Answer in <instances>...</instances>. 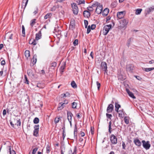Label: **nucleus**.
Returning <instances> with one entry per match:
<instances>
[{
	"label": "nucleus",
	"mask_w": 154,
	"mask_h": 154,
	"mask_svg": "<svg viewBox=\"0 0 154 154\" xmlns=\"http://www.w3.org/2000/svg\"><path fill=\"white\" fill-rule=\"evenodd\" d=\"M129 22L128 20L123 19L119 21V24L118 26L119 29H125L127 27V25Z\"/></svg>",
	"instance_id": "1"
},
{
	"label": "nucleus",
	"mask_w": 154,
	"mask_h": 154,
	"mask_svg": "<svg viewBox=\"0 0 154 154\" xmlns=\"http://www.w3.org/2000/svg\"><path fill=\"white\" fill-rule=\"evenodd\" d=\"M95 10H103V5L100 3L96 2L93 4L91 6L88 7L87 8V10H89V8H92L93 10L94 9V7H96Z\"/></svg>",
	"instance_id": "2"
},
{
	"label": "nucleus",
	"mask_w": 154,
	"mask_h": 154,
	"mask_svg": "<svg viewBox=\"0 0 154 154\" xmlns=\"http://www.w3.org/2000/svg\"><path fill=\"white\" fill-rule=\"evenodd\" d=\"M112 25L111 24L107 25H105L103 27V35H106L109 30L111 28Z\"/></svg>",
	"instance_id": "3"
},
{
	"label": "nucleus",
	"mask_w": 154,
	"mask_h": 154,
	"mask_svg": "<svg viewBox=\"0 0 154 154\" xmlns=\"http://www.w3.org/2000/svg\"><path fill=\"white\" fill-rule=\"evenodd\" d=\"M143 146L144 148L146 150L149 149L151 146L150 142L149 141H146L144 140H143L142 141Z\"/></svg>",
	"instance_id": "4"
},
{
	"label": "nucleus",
	"mask_w": 154,
	"mask_h": 154,
	"mask_svg": "<svg viewBox=\"0 0 154 154\" xmlns=\"http://www.w3.org/2000/svg\"><path fill=\"white\" fill-rule=\"evenodd\" d=\"M110 140L111 143L112 144H116L117 142V138L114 134L111 135L110 137Z\"/></svg>",
	"instance_id": "5"
},
{
	"label": "nucleus",
	"mask_w": 154,
	"mask_h": 154,
	"mask_svg": "<svg viewBox=\"0 0 154 154\" xmlns=\"http://www.w3.org/2000/svg\"><path fill=\"white\" fill-rule=\"evenodd\" d=\"M75 21L74 19H71L70 23L69 28L73 30L75 27Z\"/></svg>",
	"instance_id": "6"
},
{
	"label": "nucleus",
	"mask_w": 154,
	"mask_h": 154,
	"mask_svg": "<svg viewBox=\"0 0 154 154\" xmlns=\"http://www.w3.org/2000/svg\"><path fill=\"white\" fill-rule=\"evenodd\" d=\"M64 101L66 102V103H59L57 108L58 110H60L62 109L65 106V105L68 103V101L67 100H64Z\"/></svg>",
	"instance_id": "7"
},
{
	"label": "nucleus",
	"mask_w": 154,
	"mask_h": 154,
	"mask_svg": "<svg viewBox=\"0 0 154 154\" xmlns=\"http://www.w3.org/2000/svg\"><path fill=\"white\" fill-rule=\"evenodd\" d=\"M113 109V105L112 104H109L107 107L106 111L108 113H111Z\"/></svg>",
	"instance_id": "8"
},
{
	"label": "nucleus",
	"mask_w": 154,
	"mask_h": 154,
	"mask_svg": "<svg viewBox=\"0 0 154 154\" xmlns=\"http://www.w3.org/2000/svg\"><path fill=\"white\" fill-rule=\"evenodd\" d=\"M133 142L135 145L138 147H140L141 145V142L137 138L134 139Z\"/></svg>",
	"instance_id": "9"
},
{
	"label": "nucleus",
	"mask_w": 154,
	"mask_h": 154,
	"mask_svg": "<svg viewBox=\"0 0 154 154\" xmlns=\"http://www.w3.org/2000/svg\"><path fill=\"white\" fill-rule=\"evenodd\" d=\"M125 12V11L118 12L117 14V17L119 19L122 18L124 16Z\"/></svg>",
	"instance_id": "10"
},
{
	"label": "nucleus",
	"mask_w": 154,
	"mask_h": 154,
	"mask_svg": "<svg viewBox=\"0 0 154 154\" xmlns=\"http://www.w3.org/2000/svg\"><path fill=\"white\" fill-rule=\"evenodd\" d=\"M92 10H85L83 12V14L85 17L88 18L90 15V11Z\"/></svg>",
	"instance_id": "11"
},
{
	"label": "nucleus",
	"mask_w": 154,
	"mask_h": 154,
	"mask_svg": "<svg viewBox=\"0 0 154 154\" xmlns=\"http://www.w3.org/2000/svg\"><path fill=\"white\" fill-rule=\"evenodd\" d=\"M101 66L104 71H105L106 72L107 67L106 63L104 62H102L101 63Z\"/></svg>",
	"instance_id": "12"
},
{
	"label": "nucleus",
	"mask_w": 154,
	"mask_h": 154,
	"mask_svg": "<svg viewBox=\"0 0 154 154\" xmlns=\"http://www.w3.org/2000/svg\"><path fill=\"white\" fill-rule=\"evenodd\" d=\"M67 119L68 121H72V117L73 116L72 114L70 111L67 112Z\"/></svg>",
	"instance_id": "13"
},
{
	"label": "nucleus",
	"mask_w": 154,
	"mask_h": 154,
	"mask_svg": "<svg viewBox=\"0 0 154 154\" xmlns=\"http://www.w3.org/2000/svg\"><path fill=\"white\" fill-rule=\"evenodd\" d=\"M28 0H23L22 2L21 8L24 9L27 5Z\"/></svg>",
	"instance_id": "14"
},
{
	"label": "nucleus",
	"mask_w": 154,
	"mask_h": 154,
	"mask_svg": "<svg viewBox=\"0 0 154 154\" xmlns=\"http://www.w3.org/2000/svg\"><path fill=\"white\" fill-rule=\"evenodd\" d=\"M126 90L129 96L133 99L136 98V97L134 96L133 94L128 89L126 88Z\"/></svg>",
	"instance_id": "15"
},
{
	"label": "nucleus",
	"mask_w": 154,
	"mask_h": 154,
	"mask_svg": "<svg viewBox=\"0 0 154 154\" xmlns=\"http://www.w3.org/2000/svg\"><path fill=\"white\" fill-rule=\"evenodd\" d=\"M7 149L9 151L8 152L9 154H16L15 151L13 150H11V146H8L7 147Z\"/></svg>",
	"instance_id": "16"
},
{
	"label": "nucleus",
	"mask_w": 154,
	"mask_h": 154,
	"mask_svg": "<svg viewBox=\"0 0 154 154\" xmlns=\"http://www.w3.org/2000/svg\"><path fill=\"white\" fill-rule=\"evenodd\" d=\"M41 31H39L36 34L35 40H38L41 38Z\"/></svg>",
	"instance_id": "17"
},
{
	"label": "nucleus",
	"mask_w": 154,
	"mask_h": 154,
	"mask_svg": "<svg viewBox=\"0 0 154 154\" xmlns=\"http://www.w3.org/2000/svg\"><path fill=\"white\" fill-rule=\"evenodd\" d=\"M27 74L29 76L31 77L34 76V74L31 69H29L27 70Z\"/></svg>",
	"instance_id": "18"
},
{
	"label": "nucleus",
	"mask_w": 154,
	"mask_h": 154,
	"mask_svg": "<svg viewBox=\"0 0 154 154\" xmlns=\"http://www.w3.org/2000/svg\"><path fill=\"white\" fill-rule=\"evenodd\" d=\"M121 107V105L119 104L118 103L116 102L115 103V111L118 112L119 108Z\"/></svg>",
	"instance_id": "19"
},
{
	"label": "nucleus",
	"mask_w": 154,
	"mask_h": 154,
	"mask_svg": "<svg viewBox=\"0 0 154 154\" xmlns=\"http://www.w3.org/2000/svg\"><path fill=\"white\" fill-rule=\"evenodd\" d=\"M133 70V66L131 64L128 65L127 66V70L130 72H132Z\"/></svg>",
	"instance_id": "20"
},
{
	"label": "nucleus",
	"mask_w": 154,
	"mask_h": 154,
	"mask_svg": "<svg viewBox=\"0 0 154 154\" xmlns=\"http://www.w3.org/2000/svg\"><path fill=\"white\" fill-rule=\"evenodd\" d=\"M71 6L73 9L75 10H78V8L77 6V5L75 3H73L71 4Z\"/></svg>",
	"instance_id": "21"
},
{
	"label": "nucleus",
	"mask_w": 154,
	"mask_h": 154,
	"mask_svg": "<svg viewBox=\"0 0 154 154\" xmlns=\"http://www.w3.org/2000/svg\"><path fill=\"white\" fill-rule=\"evenodd\" d=\"M109 12V10H103L102 14L103 16H106L107 15Z\"/></svg>",
	"instance_id": "22"
},
{
	"label": "nucleus",
	"mask_w": 154,
	"mask_h": 154,
	"mask_svg": "<svg viewBox=\"0 0 154 154\" xmlns=\"http://www.w3.org/2000/svg\"><path fill=\"white\" fill-rule=\"evenodd\" d=\"M25 55L26 58H28L30 56V52L29 51L26 50L24 53Z\"/></svg>",
	"instance_id": "23"
},
{
	"label": "nucleus",
	"mask_w": 154,
	"mask_h": 154,
	"mask_svg": "<svg viewBox=\"0 0 154 154\" xmlns=\"http://www.w3.org/2000/svg\"><path fill=\"white\" fill-rule=\"evenodd\" d=\"M52 14L51 13H48L44 17V18L45 19L50 18L52 16Z\"/></svg>",
	"instance_id": "24"
},
{
	"label": "nucleus",
	"mask_w": 154,
	"mask_h": 154,
	"mask_svg": "<svg viewBox=\"0 0 154 154\" xmlns=\"http://www.w3.org/2000/svg\"><path fill=\"white\" fill-rule=\"evenodd\" d=\"M143 70H144L146 72H149V71L152 70L154 69V68H143Z\"/></svg>",
	"instance_id": "25"
},
{
	"label": "nucleus",
	"mask_w": 154,
	"mask_h": 154,
	"mask_svg": "<svg viewBox=\"0 0 154 154\" xmlns=\"http://www.w3.org/2000/svg\"><path fill=\"white\" fill-rule=\"evenodd\" d=\"M36 19H33L31 21L30 25L31 27H33L34 25L36 23Z\"/></svg>",
	"instance_id": "26"
},
{
	"label": "nucleus",
	"mask_w": 154,
	"mask_h": 154,
	"mask_svg": "<svg viewBox=\"0 0 154 154\" xmlns=\"http://www.w3.org/2000/svg\"><path fill=\"white\" fill-rule=\"evenodd\" d=\"M71 85L72 87L74 88H75L77 87L76 84L74 81H72V82Z\"/></svg>",
	"instance_id": "27"
},
{
	"label": "nucleus",
	"mask_w": 154,
	"mask_h": 154,
	"mask_svg": "<svg viewBox=\"0 0 154 154\" xmlns=\"http://www.w3.org/2000/svg\"><path fill=\"white\" fill-rule=\"evenodd\" d=\"M78 5L81 4H84L85 1V0H78L76 1Z\"/></svg>",
	"instance_id": "28"
},
{
	"label": "nucleus",
	"mask_w": 154,
	"mask_h": 154,
	"mask_svg": "<svg viewBox=\"0 0 154 154\" xmlns=\"http://www.w3.org/2000/svg\"><path fill=\"white\" fill-rule=\"evenodd\" d=\"M123 109L119 110V111L118 116L119 117H122L123 113Z\"/></svg>",
	"instance_id": "29"
},
{
	"label": "nucleus",
	"mask_w": 154,
	"mask_h": 154,
	"mask_svg": "<svg viewBox=\"0 0 154 154\" xmlns=\"http://www.w3.org/2000/svg\"><path fill=\"white\" fill-rule=\"evenodd\" d=\"M31 40L29 42V44L35 45L37 44V42L35 40L33 39L32 40V43H31Z\"/></svg>",
	"instance_id": "30"
},
{
	"label": "nucleus",
	"mask_w": 154,
	"mask_h": 154,
	"mask_svg": "<svg viewBox=\"0 0 154 154\" xmlns=\"http://www.w3.org/2000/svg\"><path fill=\"white\" fill-rule=\"evenodd\" d=\"M22 33L23 34V36H25V29L24 26L23 25H22Z\"/></svg>",
	"instance_id": "31"
},
{
	"label": "nucleus",
	"mask_w": 154,
	"mask_h": 154,
	"mask_svg": "<svg viewBox=\"0 0 154 154\" xmlns=\"http://www.w3.org/2000/svg\"><path fill=\"white\" fill-rule=\"evenodd\" d=\"M21 125V122L20 119H18L17 120L16 123H15V125H17V126H20Z\"/></svg>",
	"instance_id": "32"
},
{
	"label": "nucleus",
	"mask_w": 154,
	"mask_h": 154,
	"mask_svg": "<svg viewBox=\"0 0 154 154\" xmlns=\"http://www.w3.org/2000/svg\"><path fill=\"white\" fill-rule=\"evenodd\" d=\"M65 63H64L63 65L61 66L60 68V71L61 72H64L63 70L65 68Z\"/></svg>",
	"instance_id": "33"
},
{
	"label": "nucleus",
	"mask_w": 154,
	"mask_h": 154,
	"mask_svg": "<svg viewBox=\"0 0 154 154\" xmlns=\"http://www.w3.org/2000/svg\"><path fill=\"white\" fill-rule=\"evenodd\" d=\"M124 120L125 123L128 124L129 123V121L128 117L125 116L124 118Z\"/></svg>",
	"instance_id": "34"
},
{
	"label": "nucleus",
	"mask_w": 154,
	"mask_h": 154,
	"mask_svg": "<svg viewBox=\"0 0 154 154\" xmlns=\"http://www.w3.org/2000/svg\"><path fill=\"white\" fill-rule=\"evenodd\" d=\"M39 119L38 118H35L33 120V122L35 124H37L39 122Z\"/></svg>",
	"instance_id": "35"
},
{
	"label": "nucleus",
	"mask_w": 154,
	"mask_h": 154,
	"mask_svg": "<svg viewBox=\"0 0 154 154\" xmlns=\"http://www.w3.org/2000/svg\"><path fill=\"white\" fill-rule=\"evenodd\" d=\"M6 35H8L9 36L8 37V38L11 39H12V36L13 35V34H10V33L8 32L6 34Z\"/></svg>",
	"instance_id": "36"
},
{
	"label": "nucleus",
	"mask_w": 154,
	"mask_h": 154,
	"mask_svg": "<svg viewBox=\"0 0 154 154\" xmlns=\"http://www.w3.org/2000/svg\"><path fill=\"white\" fill-rule=\"evenodd\" d=\"M72 108L73 109L76 108L77 106V103L75 102H73L72 103Z\"/></svg>",
	"instance_id": "37"
},
{
	"label": "nucleus",
	"mask_w": 154,
	"mask_h": 154,
	"mask_svg": "<svg viewBox=\"0 0 154 154\" xmlns=\"http://www.w3.org/2000/svg\"><path fill=\"white\" fill-rule=\"evenodd\" d=\"M38 130L35 131V130H34L33 131V135L35 136H37L38 134Z\"/></svg>",
	"instance_id": "38"
},
{
	"label": "nucleus",
	"mask_w": 154,
	"mask_h": 154,
	"mask_svg": "<svg viewBox=\"0 0 154 154\" xmlns=\"http://www.w3.org/2000/svg\"><path fill=\"white\" fill-rule=\"evenodd\" d=\"M106 115L107 118L111 120V118L112 117V116L111 114H109L107 113H106Z\"/></svg>",
	"instance_id": "39"
},
{
	"label": "nucleus",
	"mask_w": 154,
	"mask_h": 154,
	"mask_svg": "<svg viewBox=\"0 0 154 154\" xmlns=\"http://www.w3.org/2000/svg\"><path fill=\"white\" fill-rule=\"evenodd\" d=\"M24 78L25 79V83H26L27 84H29V81H28V79L27 77V76L26 75H25L24 76Z\"/></svg>",
	"instance_id": "40"
},
{
	"label": "nucleus",
	"mask_w": 154,
	"mask_h": 154,
	"mask_svg": "<svg viewBox=\"0 0 154 154\" xmlns=\"http://www.w3.org/2000/svg\"><path fill=\"white\" fill-rule=\"evenodd\" d=\"M76 147L75 146L74 149V151L73 152H72V150H71L69 152L70 153H74V154H76Z\"/></svg>",
	"instance_id": "41"
},
{
	"label": "nucleus",
	"mask_w": 154,
	"mask_h": 154,
	"mask_svg": "<svg viewBox=\"0 0 154 154\" xmlns=\"http://www.w3.org/2000/svg\"><path fill=\"white\" fill-rule=\"evenodd\" d=\"M35 55H34V56L33 57V61H32V63L33 64H35L37 61V59L36 58H35V57H36V56L35 57Z\"/></svg>",
	"instance_id": "42"
},
{
	"label": "nucleus",
	"mask_w": 154,
	"mask_h": 154,
	"mask_svg": "<svg viewBox=\"0 0 154 154\" xmlns=\"http://www.w3.org/2000/svg\"><path fill=\"white\" fill-rule=\"evenodd\" d=\"M38 149V148H37V147H36V148H35L34 149L32 150V154H35L36 152L37 151Z\"/></svg>",
	"instance_id": "43"
},
{
	"label": "nucleus",
	"mask_w": 154,
	"mask_h": 154,
	"mask_svg": "<svg viewBox=\"0 0 154 154\" xmlns=\"http://www.w3.org/2000/svg\"><path fill=\"white\" fill-rule=\"evenodd\" d=\"M60 117L55 118L54 119V121L55 123H57L58 122H59V121L60 120Z\"/></svg>",
	"instance_id": "44"
},
{
	"label": "nucleus",
	"mask_w": 154,
	"mask_h": 154,
	"mask_svg": "<svg viewBox=\"0 0 154 154\" xmlns=\"http://www.w3.org/2000/svg\"><path fill=\"white\" fill-rule=\"evenodd\" d=\"M78 44V39H75L74 41L73 44L74 46L77 45Z\"/></svg>",
	"instance_id": "45"
},
{
	"label": "nucleus",
	"mask_w": 154,
	"mask_h": 154,
	"mask_svg": "<svg viewBox=\"0 0 154 154\" xmlns=\"http://www.w3.org/2000/svg\"><path fill=\"white\" fill-rule=\"evenodd\" d=\"M84 24L85 28H86L87 27V26L88 24V21L87 20H84Z\"/></svg>",
	"instance_id": "46"
},
{
	"label": "nucleus",
	"mask_w": 154,
	"mask_h": 154,
	"mask_svg": "<svg viewBox=\"0 0 154 154\" xmlns=\"http://www.w3.org/2000/svg\"><path fill=\"white\" fill-rule=\"evenodd\" d=\"M34 130H35V131L38 130L39 128V125H35L34 126Z\"/></svg>",
	"instance_id": "47"
},
{
	"label": "nucleus",
	"mask_w": 154,
	"mask_h": 154,
	"mask_svg": "<svg viewBox=\"0 0 154 154\" xmlns=\"http://www.w3.org/2000/svg\"><path fill=\"white\" fill-rule=\"evenodd\" d=\"M91 27L90 26H88V28H87V34H88L91 31Z\"/></svg>",
	"instance_id": "48"
},
{
	"label": "nucleus",
	"mask_w": 154,
	"mask_h": 154,
	"mask_svg": "<svg viewBox=\"0 0 154 154\" xmlns=\"http://www.w3.org/2000/svg\"><path fill=\"white\" fill-rule=\"evenodd\" d=\"M96 84L97 87V89L98 90H99L101 85L100 84L98 81L96 82Z\"/></svg>",
	"instance_id": "49"
},
{
	"label": "nucleus",
	"mask_w": 154,
	"mask_h": 154,
	"mask_svg": "<svg viewBox=\"0 0 154 154\" xmlns=\"http://www.w3.org/2000/svg\"><path fill=\"white\" fill-rule=\"evenodd\" d=\"M56 65H57L56 63L55 62H54L52 63L51 64V67H54L56 66Z\"/></svg>",
	"instance_id": "50"
},
{
	"label": "nucleus",
	"mask_w": 154,
	"mask_h": 154,
	"mask_svg": "<svg viewBox=\"0 0 154 154\" xmlns=\"http://www.w3.org/2000/svg\"><path fill=\"white\" fill-rule=\"evenodd\" d=\"M46 151L48 153L50 152V146L49 145H47L46 147Z\"/></svg>",
	"instance_id": "51"
},
{
	"label": "nucleus",
	"mask_w": 154,
	"mask_h": 154,
	"mask_svg": "<svg viewBox=\"0 0 154 154\" xmlns=\"http://www.w3.org/2000/svg\"><path fill=\"white\" fill-rule=\"evenodd\" d=\"M73 13L75 15L77 14L78 12V10H72Z\"/></svg>",
	"instance_id": "52"
},
{
	"label": "nucleus",
	"mask_w": 154,
	"mask_h": 154,
	"mask_svg": "<svg viewBox=\"0 0 154 154\" xmlns=\"http://www.w3.org/2000/svg\"><path fill=\"white\" fill-rule=\"evenodd\" d=\"M122 148L123 149H125L126 145L125 144L124 142H122Z\"/></svg>",
	"instance_id": "53"
},
{
	"label": "nucleus",
	"mask_w": 154,
	"mask_h": 154,
	"mask_svg": "<svg viewBox=\"0 0 154 154\" xmlns=\"http://www.w3.org/2000/svg\"><path fill=\"white\" fill-rule=\"evenodd\" d=\"M142 10H136L135 14L137 15L140 14Z\"/></svg>",
	"instance_id": "54"
},
{
	"label": "nucleus",
	"mask_w": 154,
	"mask_h": 154,
	"mask_svg": "<svg viewBox=\"0 0 154 154\" xmlns=\"http://www.w3.org/2000/svg\"><path fill=\"white\" fill-rule=\"evenodd\" d=\"M103 10H95L96 12L98 14H101Z\"/></svg>",
	"instance_id": "55"
},
{
	"label": "nucleus",
	"mask_w": 154,
	"mask_h": 154,
	"mask_svg": "<svg viewBox=\"0 0 154 154\" xmlns=\"http://www.w3.org/2000/svg\"><path fill=\"white\" fill-rule=\"evenodd\" d=\"M96 27V25L94 24H92L91 26V28L92 29H94Z\"/></svg>",
	"instance_id": "56"
},
{
	"label": "nucleus",
	"mask_w": 154,
	"mask_h": 154,
	"mask_svg": "<svg viewBox=\"0 0 154 154\" xmlns=\"http://www.w3.org/2000/svg\"><path fill=\"white\" fill-rule=\"evenodd\" d=\"M74 138H75L76 139H77V132H74Z\"/></svg>",
	"instance_id": "57"
},
{
	"label": "nucleus",
	"mask_w": 154,
	"mask_h": 154,
	"mask_svg": "<svg viewBox=\"0 0 154 154\" xmlns=\"http://www.w3.org/2000/svg\"><path fill=\"white\" fill-rule=\"evenodd\" d=\"M41 84L40 83H38L37 85V87L39 88H42L43 87L41 86Z\"/></svg>",
	"instance_id": "58"
},
{
	"label": "nucleus",
	"mask_w": 154,
	"mask_h": 154,
	"mask_svg": "<svg viewBox=\"0 0 154 154\" xmlns=\"http://www.w3.org/2000/svg\"><path fill=\"white\" fill-rule=\"evenodd\" d=\"M150 11L151 10H146L145 12V13L146 14V15L149 14Z\"/></svg>",
	"instance_id": "59"
},
{
	"label": "nucleus",
	"mask_w": 154,
	"mask_h": 154,
	"mask_svg": "<svg viewBox=\"0 0 154 154\" xmlns=\"http://www.w3.org/2000/svg\"><path fill=\"white\" fill-rule=\"evenodd\" d=\"M110 18H111V17H109V16L108 17L106 18V23H108V20H110Z\"/></svg>",
	"instance_id": "60"
},
{
	"label": "nucleus",
	"mask_w": 154,
	"mask_h": 154,
	"mask_svg": "<svg viewBox=\"0 0 154 154\" xmlns=\"http://www.w3.org/2000/svg\"><path fill=\"white\" fill-rule=\"evenodd\" d=\"M5 64V60L2 61L1 62V64L2 65H4Z\"/></svg>",
	"instance_id": "61"
},
{
	"label": "nucleus",
	"mask_w": 154,
	"mask_h": 154,
	"mask_svg": "<svg viewBox=\"0 0 154 154\" xmlns=\"http://www.w3.org/2000/svg\"><path fill=\"white\" fill-rule=\"evenodd\" d=\"M65 136H66V134L65 133L64 130L63 131V140H64V139L65 137Z\"/></svg>",
	"instance_id": "62"
},
{
	"label": "nucleus",
	"mask_w": 154,
	"mask_h": 154,
	"mask_svg": "<svg viewBox=\"0 0 154 154\" xmlns=\"http://www.w3.org/2000/svg\"><path fill=\"white\" fill-rule=\"evenodd\" d=\"M80 134L82 137H83L85 135V133L81 131Z\"/></svg>",
	"instance_id": "63"
},
{
	"label": "nucleus",
	"mask_w": 154,
	"mask_h": 154,
	"mask_svg": "<svg viewBox=\"0 0 154 154\" xmlns=\"http://www.w3.org/2000/svg\"><path fill=\"white\" fill-rule=\"evenodd\" d=\"M6 111L5 109H4L3 111V114L4 116L6 114Z\"/></svg>",
	"instance_id": "64"
}]
</instances>
